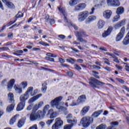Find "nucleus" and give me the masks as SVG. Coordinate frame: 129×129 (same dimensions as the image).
<instances>
[{
	"mask_svg": "<svg viewBox=\"0 0 129 129\" xmlns=\"http://www.w3.org/2000/svg\"><path fill=\"white\" fill-rule=\"evenodd\" d=\"M0 50H2L3 51H6V50H9V48L8 47H0Z\"/></svg>",
	"mask_w": 129,
	"mask_h": 129,
	"instance_id": "59",
	"label": "nucleus"
},
{
	"mask_svg": "<svg viewBox=\"0 0 129 129\" xmlns=\"http://www.w3.org/2000/svg\"><path fill=\"white\" fill-rule=\"evenodd\" d=\"M85 8H86V4L85 3H81L75 6L74 11L77 12L83 11Z\"/></svg>",
	"mask_w": 129,
	"mask_h": 129,
	"instance_id": "10",
	"label": "nucleus"
},
{
	"mask_svg": "<svg viewBox=\"0 0 129 129\" xmlns=\"http://www.w3.org/2000/svg\"><path fill=\"white\" fill-rule=\"evenodd\" d=\"M103 112V110H99L98 111H95L92 114V116L93 117H98L99 115H100L101 113H102Z\"/></svg>",
	"mask_w": 129,
	"mask_h": 129,
	"instance_id": "23",
	"label": "nucleus"
},
{
	"mask_svg": "<svg viewBox=\"0 0 129 129\" xmlns=\"http://www.w3.org/2000/svg\"><path fill=\"white\" fill-rule=\"evenodd\" d=\"M19 117V115L17 114L14 117H13L10 121V124L11 125H13V124H15V122H16V120H17V118Z\"/></svg>",
	"mask_w": 129,
	"mask_h": 129,
	"instance_id": "28",
	"label": "nucleus"
},
{
	"mask_svg": "<svg viewBox=\"0 0 129 129\" xmlns=\"http://www.w3.org/2000/svg\"><path fill=\"white\" fill-rule=\"evenodd\" d=\"M113 58V61H114V62H116V63H119V61H118V58H117V57L115 56L114 55Z\"/></svg>",
	"mask_w": 129,
	"mask_h": 129,
	"instance_id": "53",
	"label": "nucleus"
},
{
	"mask_svg": "<svg viewBox=\"0 0 129 129\" xmlns=\"http://www.w3.org/2000/svg\"><path fill=\"white\" fill-rule=\"evenodd\" d=\"M66 61H67V62H69L70 63H71V64H74V63L76 62L74 59L71 57H70L69 58H67L66 59Z\"/></svg>",
	"mask_w": 129,
	"mask_h": 129,
	"instance_id": "41",
	"label": "nucleus"
},
{
	"mask_svg": "<svg viewBox=\"0 0 129 129\" xmlns=\"http://www.w3.org/2000/svg\"><path fill=\"white\" fill-rule=\"evenodd\" d=\"M58 10L59 12H61V14H62L63 16H64V22L68 23V21L67 20V13H66L65 10L60 7H58Z\"/></svg>",
	"mask_w": 129,
	"mask_h": 129,
	"instance_id": "20",
	"label": "nucleus"
},
{
	"mask_svg": "<svg viewBox=\"0 0 129 129\" xmlns=\"http://www.w3.org/2000/svg\"><path fill=\"white\" fill-rule=\"evenodd\" d=\"M94 11H95V9L94 7H93L91 9V12L89 13V15H93V14H94Z\"/></svg>",
	"mask_w": 129,
	"mask_h": 129,
	"instance_id": "57",
	"label": "nucleus"
},
{
	"mask_svg": "<svg viewBox=\"0 0 129 129\" xmlns=\"http://www.w3.org/2000/svg\"><path fill=\"white\" fill-rule=\"evenodd\" d=\"M89 110V106L84 107L81 111V115H83V116L85 115V114H86V113L88 112Z\"/></svg>",
	"mask_w": 129,
	"mask_h": 129,
	"instance_id": "25",
	"label": "nucleus"
},
{
	"mask_svg": "<svg viewBox=\"0 0 129 129\" xmlns=\"http://www.w3.org/2000/svg\"><path fill=\"white\" fill-rule=\"evenodd\" d=\"M116 80L120 82V83H121L122 84H123L124 83V81H123L122 79L116 78Z\"/></svg>",
	"mask_w": 129,
	"mask_h": 129,
	"instance_id": "56",
	"label": "nucleus"
},
{
	"mask_svg": "<svg viewBox=\"0 0 129 129\" xmlns=\"http://www.w3.org/2000/svg\"><path fill=\"white\" fill-rule=\"evenodd\" d=\"M74 67H75V69H76L77 70H82L81 67H80L79 66V65H78L77 64H75L74 65Z\"/></svg>",
	"mask_w": 129,
	"mask_h": 129,
	"instance_id": "49",
	"label": "nucleus"
},
{
	"mask_svg": "<svg viewBox=\"0 0 129 129\" xmlns=\"http://www.w3.org/2000/svg\"><path fill=\"white\" fill-rule=\"evenodd\" d=\"M125 32V29L124 27H122L121 30H120L119 33L118 34L116 37V42H118L121 40L122 38H123V36H124Z\"/></svg>",
	"mask_w": 129,
	"mask_h": 129,
	"instance_id": "8",
	"label": "nucleus"
},
{
	"mask_svg": "<svg viewBox=\"0 0 129 129\" xmlns=\"http://www.w3.org/2000/svg\"><path fill=\"white\" fill-rule=\"evenodd\" d=\"M20 102L17 105V111H21L23 110L25 107V104H26V99L22 98V97H20Z\"/></svg>",
	"mask_w": 129,
	"mask_h": 129,
	"instance_id": "7",
	"label": "nucleus"
},
{
	"mask_svg": "<svg viewBox=\"0 0 129 129\" xmlns=\"http://www.w3.org/2000/svg\"><path fill=\"white\" fill-rule=\"evenodd\" d=\"M39 109V107L38 106V104H35L33 107L32 108V111H37Z\"/></svg>",
	"mask_w": 129,
	"mask_h": 129,
	"instance_id": "46",
	"label": "nucleus"
},
{
	"mask_svg": "<svg viewBox=\"0 0 129 129\" xmlns=\"http://www.w3.org/2000/svg\"><path fill=\"white\" fill-rule=\"evenodd\" d=\"M111 124L112 125H118V122L117 121H113L111 123Z\"/></svg>",
	"mask_w": 129,
	"mask_h": 129,
	"instance_id": "60",
	"label": "nucleus"
},
{
	"mask_svg": "<svg viewBox=\"0 0 129 129\" xmlns=\"http://www.w3.org/2000/svg\"><path fill=\"white\" fill-rule=\"evenodd\" d=\"M14 84H15V79H11L10 81L9 82L8 85H7L8 89H12Z\"/></svg>",
	"mask_w": 129,
	"mask_h": 129,
	"instance_id": "27",
	"label": "nucleus"
},
{
	"mask_svg": "<svg viewBox=\"0 0 129 129\" xmlns=\"http://www.w3.org/2000/svg\"><path fill=\"white\" fill-rule=\"evenodd\" d=\"M5 5L7 6L8 8H9V9H13V8L15 7L14 4L10 1L8 3H6Z\"/></svg>",
	"mask_w": 129,
	"mask_h": 129,
	"instance_id": "37",
	"label": "nucleus"
},
{
	"mask_svg": "<svg viewBox=\"0 0 129 129\" xmlns=\"http://www.w3.org/2000/svg\"><path fill=\"white\" fill-rule=\"evenodd\" d=\"M33 90H34V88L33 87H30L28 88L27 91L23 95H21L20 97L23 98L27 100L29 98V96L30 95L32 96V94H33Z\"/></svg>",
	"mask_w": 129,
	"mask_h": 129,
	"instance_id": "6",
	"label": "nucleus"
},
{
	"mask_svg": "<svg viewBox=\"0 0 129 129\" xmlns=\"http://www.w3.org/2000/svg\"><path fill=\"white\" fill-rule=\"evenodd\" d=\"M45 123L44 121H40L39 122V125L41 126V127H43L44 126H45Z\"/></svg>",
	"mask_w": 129,
	"mask_h": 129,
	"instance_id": "58",
	"label": "nucleus"
},
{
	"mask_svg": "<svg viewBox=\"0 0 129 129\" xmlns=\"http://www.w3.org/2000/svg\"><path fill=\"white\" fill-rule=\"evenodd\" d=\"M119 19H120V16H119V15L118 14H117L113 18V20H112L113 23H115V22H118Z\"/></svg>",
	"mask_w": 129,
	"mask_h": 129,
	"instance_id": "36",
	"label": "nucleus"
},
{
	"mask_svg": "<svg viewBox=\"0 0 129 129\" xmlns=\"http://www.w3.org/2000/svg\"><path fill=\"white\" fill-rule=\"evenodd\" d=\"M123 44L124 45H128L129 44V31L126 36L122 41Z\"/></svg>",
	"mask_w": 129,
	"mask_h": 129,
	"instance_id": "24",
	"label": "nucleus"
},
{
	"mask_svg": "<svg viewBox=\"0 0 129 129\" xmlns=\"http://www.w3.org/2000/svg\"><path fill=\"white\" fill-rule=\"evenodd\" d=\"M33 108V104L29 105L27 108V110H31Z\"/></svg>",
	"mask_w": 129,
	"mask_h": 129,
	"instance_id": "63",
	"label": "nucleus"
},
{
	"mask_svg": "<svg viewBox=\"0 0 129 129\" xmlns=\"http://www.w3.org/2000/svg\"><path fill=\"white\" fill-rule=\"evenodd\" d=\"M47 83L46 82H44L42 85V88H41V91L43 92V93H45L46 92V90H47Z\"/></svg>",
	"mask_w": 129,
	"mask_h": 129,
	"instance_id": "33",
	"label": "nucleus"
},
{
	"mask_svg": "<svg viewBox=\"0 0 129 129\" xmlns=\"http://www.w3.org/2000/svg\"><path fill=\"white\" fill-rule=\"evenodd\" d=\"M95 20H96V16L91 15L88 17V18L85 21V23L86 25H88V24H90V23L95 21Z\"/></svg>",
	"mask_w": 129,
	"mask_h": 129,
	"instance_id": "14",
	"label": "nucleus"
},
{
	"mask_svg": "<svg viewBox=\"0 0 129 129\" xmlns=\"http://www.w3.org/2000/svg\"><path fill=\"white\" fill-rule=\"evenodd\" d=\"M107 4L108 6L112 7H119L120 3L118 0H107Z\"/></svg>",
	"mask_w": 129,
	"mask_h": 129,
	"instance_id": "9",
	"label": "nucleus"
},
{
	"mask_svg": "<svg viewBox=\"0 0 129 129\" xmlns=\"http://www.w3.org/2000/svg\"><path fill=\"white\" fill-rule=\"evenodd\" d=\"M15 108V104L13 103L10 105H9L7 108V111L8 112H11L12 110H14V108Z\"/></svg>",
	"mask_w": 129,
	"mask_h": 129,
	"instance_id": "31",
	"label": "nucleus"
},
{
	"mask_svg": "<svg viewBox=\"0 0 129 129\" xmlns=\"http://www.w3.org/2000/svg\"><path fill=\"white\" fill-rule=\"evenodd\" d=\"M68 26H69V27H73L75 30H78V27L72 22H70V23L68 24Z\"/></svg>",
	"mask_w": 129,
	"mask_h": 129,
	"instance_id": "38",
	"label": "nucleus"
},
{
	"mask_svg": "<svg viewBox=\"0 0 129 129\" xmlns=\"http://www.w3.org/2000/svg\"><path fill=\"white\" fill-rule=\"evenodd\" d=\"M124 25V20H122L121 22H119L118 23L115 25V28L116 29H118V28H120L121 26H123Z\"/></svg>",
	"mask_w": 129,
	"mask_h": 129,
	"instance_id": "35",
	"label": "nucleus"
},
{
	"mask_svg": "<svg viewBox=\"0 0 129 129\" xmlns=\"http://www.w3.org/2000/svg\"><path fill=\"white\" fill-rule=\"evenodd\" d=\"M39 44H40V45H42L43 46H49V45L48 44V43L43 42V41H40L39 42Z\"/></svg>",
	"mask_w": 129,
	"mask_h": 129,
	"instance_id": "51",
	"label": "nucleus"
},
{
	"mask_svg": "<svg viewBox=\"0 0 129 129\" xmlns=\"http://www.w3.org/2000/svg\"><path fill=\"white\" fill-rule=\"evenodd\" d=\"M36 114L38 119H42V118H44L45 114H46V111L42 112L41 110H38Z\"/></svg>",
	"mask_w": 129,
	"mask_h": 129,
	"instance_id": "15",
	"label": "nucleus"
},
{
	"mask_svg": "<svg viewBox=\"0 0 129 129\" xmlns=\"http://www.w3.org/2000/svg\"><path fill=\"white\" fill-rule=\"evenodd\" d=\"M58 60H59L60 63H65V60H64V59H63L61 57H59L58 58Z\"/></svg>",
	"mask_w": 129,
	"mask_h": 129,
	"instance_id": "62",
	"label": "nucleus"
},
{
	"mask_svg": "<svg viewBox=\"0 0 129 129\" xmlns=\"http://www.w3.org/2000/svg\"><path fill=\"white\" fill-rule=\"evenodd\" d=\"M42 96V94H38L32 98H31L29 100H28V103H32V102H34V101H36V100H38L40 97Z\"/></svg>",
	"mask_w": 129,
	"mask_h": 129,
	"instance_id": "16",
	"label": "nucleus"
},
{
	"mask_svg": "<svg viewBox=\"0 0 129 129\" xmlns=\"http://www.w3.org/2000/svg\"><path fill=\"white\" fill-rule=\"evenodd\" d=\"M36 104H37V106H38L39 108H40V107H41L42 105H43V104H44V102L43 101H41Z\"/></svg>",
	"mask_w": 129,
	"mask_h": 129,
	"instance_id": "54",
	"label": "nucleus"
},
{
	"mask_svg": "<svg viewBox=\"0 0 129 129\" xmlns=\"http://www.w3.org/2000/svg\"><path fill=\"white\" fill-rule=\"evenodd\" d=\"M48 114H50V118H55V117H57V115H58V114L56 112H54L52 110V109H50L48 112Z\"/></svg>",
	"mask_w": 129,
	"mask_h": 129,
	"instance_id": "17",
	"label": "nucleus"
},
{
	"mask_svg": "<svg viewBox=\"0 0 129 129\" xmlns=\"http://www.w3.org/2000/svg\"><path fill=\"white\" fill-rule=\"evenodd\" d=\"M56 125H58L59 128H61L63 124V120L61 119V118H56L55 119V122Z\"/></svg>",
	"mask_w": 129,
	"mask_h": 129,
	"instance_id": "21",
	"label": "nucleus"
},
{
	"mask_svg": "<svg viewBox=\"0 0 129 129\" xmlns=\"http://www.w3.org/2000/svg\"><path fill=\"white\" fill-rule=\"evenodd\" d=\"M106 128V125L104 124H100V125L98 126L96 129H105Z\"/></svg>",
	"mask_w": 129,
	"mask_h": 129,
	"instance_id": "42",
	"label": "nucleus"
},
{
	"mask_svg": "<svg viewBox=\"0 0 129 129\" xmlns=\"http://www.w3.org/2000/svg\"><path fill=\"white\" fill-rule=\"evenodd\" d=\"M79 0H71L69 2L70 5L72 6H74L75 5H77V2H78Z\"/></svg>",
	"mask_w": 129,
	"mask_h": 129,
	"instance_id": "40",
	"label": "nucleus"
},
{
	"mask_svg": "<svg viewBox=\"0 0 129 129\" xmlns=\"http://www.w3.org/2000/svg\"><path fill=\"white\" fill-rule=\"evenodd\" d=\"M50 108V105H46L45 107H44V109L43 110V111H46V113L47 112V110H48V109Z\"/></svg>",
	"mask_w": 129,
	"mask_h": 129,
	"instance_id": "52",
	"label": "nucleus"
},
{
	"mask_svg": "<svg viewBox=\"0 0 129 129\" xmlns=\"http://www.w3.org/2000/svg\"><path fill=\"white\" fill-rule=\"evenodd\" d=\"M60 128V127H59V125H57L55 123H54L51 127V129H59Z\"/></svg>",
	"mask_w": 129,
	"mask_h": 129,
	"instance_id": "47",
	"label": "nucleus"
},
{
	"mask_svg": "<svg viewBox=\"0 0 129 129\" xmlns=\"http://www.w3.org/2000/svg\"><path fill=\"white\" fill-rule=\"evenodd\" d=\"M89 16V12L87 11H85L80 12L79 13L78 15V22H84L88 18V16Z\"/></svg>",
	"mask_w": 129,
	"mask_h": 129,
	"instance_id": "5",
	"label": "nucleus"
},
{
	"mask_svg": "<svg viewBox=\"0 0 129 129\" xmlns=\"http://www.w3.org/2000/svg\"><path fill=\"white\" fill-rule=\"evenodd\" d=\"M63 99V97L59 96L55 98L54 100H52L50 102V104L52 107H56V109L58 110H67V108H65L60 105V102Z\"/></svg>",
	"mask_w": 129,
	"mask_h": 129,
	"instance_id": "1",
	"label": "nucleus"
},
{
	"mask_svg": "<svg viewBox=\"0 0 129 129\" xmlns=\"http://www.w3.org/2000/svg\"><path fill=\"white\" fill-rule=\"evenodd\" d=\"M76 36L77 37V41H79L81 43H84L85 44L87 43V40L82 38V37H87V36L86 32H85L84 31L81 30L80 32H77Z\"/></svg>",
	"mask_w": 129,
	"mask_h": 129,
	"instance_id": "3",
	"label": "nucleus"
},
{
	"mask_svg": "<svg viewBox=\"0 0 129 129\" xmlns=\"http://www.w3.org/2000/svg\"><path fill=\"white\" fill-rule=\"evenodd\" d=\"M77 101L79 103H84L86 101V96L85 95H82L79 97Z\"/></svg>",
	"mask_w": 129,
	"mask_h": 129,
	"instance_id": "19",
	"label": "nucleus"
},
{
	"mask_svg": "<svg viewBox=\"0 0 129 129\" xmlns=\"http://www.w3.org/2000/svg\"><path fill=\"white\" fill-rule=\"evenodd\" d=\"M113 29V28L112 26H109L107 30L104 31V32L103 33L102 37H103V38H106L107 36H109L111 32H112Z\"/></svg>",
	"mask_w": 129,
	"mask_h": 129,
	"instance_id": "13",
	"label": "nucleus"
},
{
	"mask_svg": "<svg viewBox=\"0 0 129 129\" xmlns=\"http://www.w3.org/2000/svg\"><path fill=\"white\" fill-rule=\"evenodd\" d=\"M89 84L93 88H98L97 85L99 86H103L105 84L98 80L96 79L93 77H91L89 79ZM97 84V85H96Z\"/></svg>",
	"mask_w": 129,
	"mask_h": 129,
	"instance_id": "2",
	"label": "nucleus"
},
{
	"mask_svg": "<svg viewBox=\"0 0 129 129\" xmlns=\"http://www.w3.org/2000/svg\"><path fill=\"white\" fill-rule=\"evenodd\" d=\"M14 89L15 90L16 92H17V93H22V88L19 86L15 85L14 86Z\"/></svg>",
	"mask_w": 129,
	"mask_h": 129,
	"instance_id": "34",
	"label": "nucleus"
},
{
	"mask_svg": "<svg viewBox=\"0 0 129 129\" xmlns=\"http://www.w3.org/2000/svg\"><path fill=\"white\" fill-rule=\"evenodd\" d=\"M22 17H24V14L22 12H19L16 16V18H17L18 19L19 18H22Z\"/></svg>",
	"mask_w": 129,
	"mask_h": 129,
	"instance_id": "45",
	"label": "nucleus"
},
{
	"mask_svg": "<svg viewBox=\"0 0 129 129\" xmlns=\"http://www.w3.org/2000/svg\"><path fill=\"white\" fill-rule=\"evenodd\" d=\"M123 12H124V9L122 7H118L116 10V14L117 15H121V14H123Z\"/></svg>",
	"mask_w": 129,
	"mask_h": 129,
	"instance_id": "29",
	"label": "nucleus"
},
{
	"mask_svg": "<svg viewBox=\"0 0 129 129\" xmlns=\"http://www.w3.org/2000/svg\"><path fill=\"white\" fill-rule=\"evenodd\" d=\"M67 76H69V77H72L73 76V73L72 72H68L66 73Z\"/></svg>",
	"mask_w": 129,
	"mask_h": 129,
	"instance_id": "50",
	"label": "nucleus"
},
{
	"mask_svg": "<svg viewBox=\"0 0 129 129\" xmlns=\"http://www.w3.org/2000/svg\"><path fill=\"white\" fill-rule=\"evenodd\" d=\"M74 123H72V124L71 125H66L63 126V128L64 129H71L72 128V126H73V125H74Z\"/></svg>",
	"mask_w": 129,
	"mask_h": 129,
	"instance_id": "43",
	"label": "nucleus"
},
{
	"mask_svg": "<svg viewBox=\"0 0 129 129\" xmlns=\"http://www.w3.org/2000/svg\"><path fill=\"white\" fill-rule=\"evenodd\" d=\"M92 122H93V118L91 117H85L81 120V123L82 124L84 127H88Z\"/></svg>",
	"mask_w": 129,
	"mask_h": 129,
	"instance_id": "4",
	"label": "nucleus"
},
{
	"mask_svg": "<svg viewBox=\"0 0 129 129\" xmlns=\"http://www.w3.org/2000/svg\"><path fill=\"white\" fill-rule=\"evenodd\" d=\"M8 99L10 100V102L14 103L15 102V100L14 99V94L13 93H10L8 94Z\"/></svg>",
	"mask_w": 129,
	"mask_h": 129,
	"instance_id": "32",
	"label": "nucleus"
},
{
	"mask_svg": "<svg viewBox=\"0 0 129 129\" xmlns=\"http://www.w3.org/2000/svg\"><path fill=\"white\" fill-rule=\"evenodd\" d=\"M44 19L45 20V22L46 23H49L50 25H53L55 24V20L53 19H50L49 15H45Z\"/></svg>",
	"mask_w": 129,
	"mask_h": 129,
	"instance_id": "18",
	"label": "nucleus"
},
{
	"mask_svg": "<svg viewBox=\"0 0 129 129\" xmlns=\"http://www.w3.org/2000/svg\"><path fill=\"white\" fill-rule=\"evenodd\" d=\"M108 129H116V128H115V126L111 125V126H109Z\"/></svg>",
	"mask_w": 129,
	"mask_h": 129,
	"instance_id": "64",
	"label": "nucleus"
},
{
	"mask_svg": "<svg viewBox=\"0 0 129 129\" xmlns=\"http://www.w3.org/2000/svg\"><path fill=\"white\" fill-rule=\"evenodd\" d=\"M53 120H53V119H49V120H48L46 121V124H47V125H50V124H52V123H53Z\"/></svg>",
	"mask_w": 129,
	"mask_h": 129,
	"instance_id": "48",
	"label": "nucleus"
},
{
	"mask_svg": "<svg viewBox=\"0 0 129 129\" xmlns=\"http://www.w3.org/2000/svg\"><path fill=\"white\" fill-rule=\"evenodd\" d=\"M104 25H105V22L103 20H100L98 22L97 27L98 29H102L104 27Z\"/></svg>",
	"mask_w": 129,
	"mask_h": 129,
	"instance_id": "22",
	"label": "nucleus"
},
{
	"mask_svg": "<svg viewBox=\"0 0 129 129\" xmlns=\"http://www.w3.org/2000/svg\"><path fill=\"white\" fill-rule=\"evenodd\" d=\"M112 15V12L110 10H106L103 12V16L106 20H109Z\"/></svg>",
	"mask_w": 129,
	"mask_h": 129,
	"instance_id": "12",
	"label": "nucleus"
},
{
	"mask_svg": "<svg viewBox=\"0 0 129 129\" xmlns=\"http://www.w3.org/2000/svg\"><path fill=\"white\" fill-rule=\"evenodd\" d=\"M46 60H47V61H51V62H54V58H51L50 57H46Z\"/></svg>",
	"mask_w": 129,
	"mask_h": 129,
	"instance_id": "55",
	"label": "nucleus"
},
{
	"mask_svg": "<svg viewBox=\"0 0 129 129\" xmlns=\"http://www.w3.org/2000/svg\"><path fill=\"white\" fill-rule=\"evenodd\" d=\"M24 124H25V120L23 119L19 120L17 123V126L19 128L22 127Z\"/></svg>",
	"mask_w": 129,
	"mask_h": 129,
	"instance_id": "30",
	"label": "nucleus"
},
{
	"mask_svg": "<svg viewBox=\"0 0 129 129\" xmlns=\"http://www.w3.org/2000/svg\"><path fill=\"white\" fill-rule=\"evenodd\" d=\"M30 119L31 121L37 120L38 117H37L36 114L34 112L31 113L30 116Z\"/></svg>",
	"mask_w": 129,
	"mask_h": 129,
	"instance_id": "26",
	"label": "nucleus"
},
{
	"mask_svg": "<svg viewBox=\"0 0 129 129\" xmlns=\"http://www.w3.org/2000/svg\"><path fill=\"white\" fill-rule=\"evenodd\" d=\"M58 38H60V39H62V40H64L65 39L66 37L64 35H59L58 36Z\"/></svg>",
	"mask_w": 129,
	"mask_h": 129,
	"instance_id": "61",
	"label": "nucleus"
},
{
	"mask_svg": "<svg viewBox=\"0 0 129 129\" xmlns=\"http://www.w3.org/2000/svg\"><path fill=\"white\" fill-rule=\"evenodd\" d=\"M79 103L78 102V101H77V102H76V101H73L72 103L70 104V106H76L77 105H79Z\"/></svg>",
	"mask_w": 129,
	"mask_h": 129,
	"instance_id": "44",
	"label": "nucleus"
},
{
	"mask_svg": "<svg viewBox=\"0 0 129 129\" xmlns=\"http://www.w3.org/2000/svg\"><path fill=\"white\" fill-rule=\"evenodd\" d=\"M20 85L23 88V89H25V88H27V87L28 86V83L26 81L22 82L21 84Z\"/></svg>",
	"mask_w": 129,
	"mask_h": 129,
	"instance_id": "39",
	"label": "nucleus"
},
{
	"mask_svg": "<svg viewBox=\"0 0 129 129\" xmlns=\"http://www.w3.org/2000/svg\"><path fill=\"white\" fill-rule=\"evenodd\" d=\"M67 120L68 123L76 124V122H77V120L73 118V116H72V114L71 113H70L67 115Z\"/></svg>",
	"mask_w": 129,
	"mask_h": 129,
	"instance_id": "11",
	"label": "nucleus"
}]
</instances>
